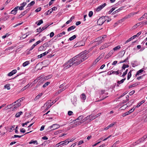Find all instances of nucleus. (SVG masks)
I'll use <instances>...</instances> for the list:
<instances>
[{
  "instance_id": "nucleus-40",
  "label": "nucleus",
  "mask_w": 147,
  "mask_h": 147,
  "mask_svg": "<svg viewBox=\"0 0 147 147\" xmlns=\"http://www.w3.org/2000/svg\"><path fill=\"white\" fill-rule=\"evenodd\" d=\"M66 88H67V87H63V88H62L61 89H60V90H59L58 91V93H60L61 92L63 91L64 90H65Z\"/></svg>"
},
{
  "instance_id": "nucleus-33",
  "label": "nucleus",
  "mask_w": 147,
  "mask_h": 147,
  "mask_svg": "<svg viewBox=\"0 0 147 147\" xmlns=\"http://www.w3.org/2000/svg\"><path fill=\"white\" fill-rule=\"evenodd\" d=\"M73 100H74V101H73L72 99H71V101L73 103V104L75 105V104H76V102L77 101V98L76 97H74L73 98Z\"/></svg>"
},
{
  "instance_id": "nucleus-4",
  "label": "nucleus",
  "mask_w": 147,
  "mask_h": 147,
  "mask_svg": "<svg viewBox=\"0 0 147 147\" xmlns=\"http://www.w3.org/2000/svg\"><path fill=\"white\" fill-rule=\"evenodd\" d=\"M108 16H105L104 17H101L98 20L97 24H98L99 25H101L106 20L105 19H106L108 18Z\"/></svg>"
},
{
  "instance_id": "nucleus-60",
  "label": "nucleus",
  "mask_w": 147,
  "mask_h": 147,
  "mask_svg": "<svg viewBox=\"0 0 147 147\" xmlns=\"http://www.w3.org/2000/svg\"><path fill=\"white\" fill-rule=\"evenodd\" d=\"M26 5V2H23L22 3L20 4V5L24 7Z\"/></svg>"
},
{
  "instance_id": "nucleus-56",
  "label": "nucleus",
  "mask_w": 147,
  "mask_h": 147,
  "mask_svg": "<svg viewBox=\"0 0 147 147\" xmlns=\"http://www.w3.org/2000/svg\"><path fill=\"white\" fill-rule=\"evenodd\" d=\"M115 8H111L110 10L109 11V14H110L114 10H115Z\"/></svg>"
},
{
  "instance_id": "nucleus-21",
  "label": "nucleus",
  "mask_w": 147,
  "mask_h": 147,
  "mask_svg": "<svg viewBox=\"0 0 147 147\" xmlns=\"http://www.w3.org/2000/svg\"><path fill=\"white\" fill-rule=\"evenodd\" d=\"M75 27H76L74 26H72L68 28L67 31L68 32H69L74 30L75 28Z\"/></svg>"
},
{
  "instance_id": "nucleus-41",
  "label": "nucleus",
  "mask_w": 147,
  "mask_h": 147,
  "mask_svg": "<svg viewBox=\"0 0 147 147\" xmlns=\"http://www.w3.org/2000/svg\"><path fill=\"white\" fill-rule=\"evenodd\" d=\"M76 38V36L75 35H74L73 36H72V37H70L69 38V40L70 41L74 39L75 38Z\"/></svg>"
},
{
  "instance_id": "nucleus-9",
  "label": "nucleus",
  "mask_w": 147,
  "mask_h": 147,
  "mask_svg": "<svg viewBox=\"0 0 147 147\" xmlns=\"http://www.w3.org/2000/svg\"><path fill=\"white\" fill-rule=\"evenodd\" d=\"M106 5V4L105 3H104L103 4L100 5L96 8V11H99Z\"/></svg>"
},
{
  "instance_id": "nucleus-54",
  "label": "nucleus",
  "mask_w": 147,
  "mask_h": 147,
  "mask_svg": "<svg viewBox=\"0 0 147 147\" xmlns=\"http://www.w3.org/2000/svg\"><path fill=\"white\" fill-rule=\"evenodd\" d=\"M41 10V8L40 7H38L37 8V9H36L35 10V11L36 12H38L39 11H40Z\"/></svg>"
},
{
  "instance_id": "nucleus-36",
  "label": "nucleus",
  "mask_w": 147,
  "mask_h": 147,
  "mask_svg": "<svg viewBox=\"0 0 147 147\" xmlns=\"http://www.w3.org/2000/svg\"><path fill=\"white\" fill-rule=\"evenodd\" d=\"M28 9H27L25 11H24L23 12L21 15H22V16H24L25 14H26L28 11Z\"/></svg>"
},
{
  "instance_id": "nucleus-34",
  "label": "nucleus",
  "mask_w": 147,
  "mask_h": 147,
  "mask_svg": "<svg viewBox=\"0 0 147 147\" xmlns=\"http://www.w3.org/2000/svg\"><path fill=\"white\" fill-rule=\"evenodd\" d=\"M145 100H144L141 101L140 103H138L136 106L137 107H139L142 104L145 102Z\"/></svg>"
},
{
  "instance_id": "nucleus-25",
  "label": "nucleus",
  "mask_w": 147,
  "mask_h": 147,
  "mask_svg": "<svg viewBox=\"0 0 147 147\" xmlns=\"http://www.w3.org/2000/svg\"><path fill=\"white\" fill-rule=\"evenodd\" d=\"M42 93H40L38 95H37L36 97L35 98V100H37V99H39L42 95Z\"/></svg>"
},
{
  "instance_id": "nucleus-59",
  "label": "nucleus",
  "mask_w": 147,
  "mask_h": 147,
  "mask_svg": "<svg viewBox=\"0 0 147 147\" xmlns=\"http://www.w3.org/2000/svg\"><path fill=\"white\" fill-rule=\"evenodd\" d=\"M54 33L53 32H52L50 34V36L51 38H52L54 36Z\"/></svg>"
},
{
  "instance_id": "nucleus-14",
  "label": "nucleus",
  "mask_w": 147,
  "mask_h": 147,
  "mask_svg": "<svg viewBox=\"0 0 147 147\" xmlns=\"http://www.w3.org/2000/svg\"><path fill=\"white\" fill-rule=\"evenodd\" d=\"M83 118V116L82 115H80L79 116L78 118H77L76 119L74 120V121L75 122V121H76V122H78V121H80L82 120Z\"/></svg>"
},
{
  "instance_id": "nucleus-2",
  "label": "nucleus",
  "mask_w": 147,
  "mask_h": 147,
  "mask_svg": "<svg viewBox=\"0 0 147 147\" xmlns=\"http://www.w3.org/2000/svg\"><path fill=\"white\" fill-rule=\"evenodd\" d=\"M75 58V57H73L64 64V66H65V68L67 69L73 65H74V63H73L74 61L73 60L75 59H74Z\"/></svg>"
},
{
  "instance_id": "nucleus-6",
  "label": "nucleus",
  "mask_w": 147,
  "mask_h": 147,
  "mask_svg": "<svg viewBox=\"0 0 147 147\" xmlns=\"http://www.w3.org/2000/svg\"><path fill=\"white\" fill-rule=\"evenodd\" d=\"M93 115H90L89 116H87L86 117L84 118L82 121H81L78 123H77L76 124L78 125H80L81 123H82L84 122H85V121H86L87 120L90 119L91 117H92Z\"/></svg>"
},
{
  "instance_id": "nucleus-43",
  "label": "nucleus",
  "mask_w": 147,
  "mask_h": 147,
  "mask_svg": "<svg viewBox=\"0 0 147 147\" xmlns=\"http://www.w3.org/2000/svg\"><path fill=\"white\" fill-rule=\"evenodd\" d=\"M129 67V65H125L124 64H123V66L122 67V69H125V68L128 67Z\"/></svg>"
},
{
  "instance_id": "nucleus-15",
  "label": "nucleus",
  "mask_w": 147,
  "mask_h": 147,
  "mask_svg": "<svg viewBox=\"0 0 147 147\" xmlns=\"http://www.w3.org/2000/svg\"><path fill=\"white\" fill-rule=\"evenodd\" d=\"M17 71L16 69H14L12 70L11 71L9 72L8 74V76H11L13 75L14 74H16Z\"/></svg>"
},
{
  "instance_id": "nucleus-29",
  "label": "nucleus",
  "mask_w": 147,
  "mask_h": 147,
  "mask_svg": "<svg viewBox=\"0 0 147 147\" xmlns=\"http://www.w3.org/2000/svg\"><path fill=\"white\" fill-rule=\"evenodd\" d=\"M35 3V2L34 1H31L30 3L28 4L27 6V7H30L32 5H33Z\"/></svg>"
},
{
  "instance_id": "nucleus-18",
  "label": "nucleus",
  "mask_w": 147,
  "mask_h": 147,
  "mask_svg": "<svg viewBox=\"0 0 147 147\" xmlns=\"http://www.w3.org/2000/svg\"><path fill=\"white\" fill-rule=\"evenodd\" d=\"M81 99L83 101H84L86 98V96L84 93H82L80 96Z\"/></svg>"
},
{
  "instance_id": "nucleus-45",
  "label": "nucleus",
  "mask_w": 147,
  "mask_h": 147,
  "mask_svg": "<svg viewBox=\"0 0 147 147\" xmlns=\"http://www.w3.org/2000/svg\"><path fill=\"white\" fill-rule=\"evenodd\" d=\"M143 138L142 137L141 138L139 139L137 141V143L138 144L139 143H140V142H143L144 141V139H143Z\"/></svg>"
},
{
  "instance_id": "nucleus-1",
  "label": "nucleus",
  "mask_w": 147,
  "mask_h": 147,
  "mask_svg": "<svg viewBox=\"0 0 147 147\" xmlns=\"http://www.w3.org/2000/svg\"><path fill=\"white\" fill-rule=\"evenodd\" d=\"M82 53H80L79 54L75 56L74 57H75V59L73 60L74 63V65H78L80 63L82 62V61L81 59V57L82 56Z\"/></svg>"
},
{
  "instance_id": "nucleus-16",
  "label": "nucleus",
  "mask_w": 147,
  "mask_h": 147,
  "mask_svg": "<svg viewBox=\"0 0 147 147\" xmlns=\"http://www.w3.org/2000/svg\"><path fill=\"white\" fill-rule=\"evenodd\" d=\"M109 46V44H107V43H106L105 44H104V45L102 46L101 47H100V49L101 50L104 49L106 47H107Z\"/></svg>"
},
{
  "instance_id": "nucleus-37",
  "label": "nucleus",
  "mask_w": 147,
  "mask_h": 147,
  "mask_svg": "<svg viewBox=\"0 0 147 147\" xmlns=\"http://www.w3.org/2000/svg\"><path fill=\"white\" fill-rule=\"evenodd\" d=\"M139 23L137 24H136L133 26L131 29L132 30L135 29L138 27V26L139 25Z\"/></svg>"
},
{
  "instance_id": "nucleus-51",
  "label": "nucleus",
  "mask_w": 147,
  "mask_h": 147,
  "mask_svg": "<svg viewBox=\"0 0 147 147\" xmlns=\"http://www.w3.org/2000/svg\"><path fill=\"white\" fill-rule=\"evenodd\" d=\"M22 136H19V135H15L14 136H13L12 137L13 138H17V137H18L19 138H20L21 137H22Z\"/></svg>"
},
{
  "instance_id": "nucleus-48",
  "label": "nucleus",
  "mask_w": 147,
  "mask_h": 147,
  "mask_svg": "<svg viewBox=\"0 0 147 147\" xmlns=\"http://www.w3.org/2000/svg\"><path fill=\"white\" fill-rule=\"evenodd\" d=\"M127 71H128V69H127L123 73V74L121 76H122L123 77H124V76H125L127 74Z\"/></svg>"
},
{
  "instance_id": "nucleus-58",
  "label": "nucleus",
  "mask_w": 147,
  "mask_h": 147,
  "mask_svg": "<svg viewBox=\"0 0 147 147\" xmlns=\"http://www.w3.org/2000/svg\"><path fill=\"white\" fill-rule=\"evenodd\" d=\"M93 13L92 11H90L89 12L88 16L90 17H91L93 15Z\"/></svg>"
},
{
  "instance_id": "nucleus-64",
  "label": "nucleus",
  "mask_w": 147,
  "mask_h": 147,
  "mask_svg": "<svg viewBox=\"0 0 147 147\" xmlns=\"http://www.w3.org/2000/svg\"><path fill=\"white\" fill-rule=\"evenodd\" d=\"M113 74H115L116 75H118L119 74V70H118L117 71H113Z\"/></svg>"
},
{
  "instance_id": "nucleus-22",
  "label": "nucleus",
  "mask_w": 147,
  "mask_h": 147,
  "mask_svg": "<svg viewBox=\"0 0 147 147\" xmlns=\"http://www.w3.org/2000/svg\"><path fill=\"white\" fill-rule=\"evenodd\" d=\"M57 9V8L55 7H53L52 9L49 10H48V12H50L49 13H51L53 10H56Z\"/></svg>"
},
{
  "instance_id": "nucleus-39",
  "label": "nucleus",
  "mask_w": 147,
  "mask_h": 147,
  "mask_svg": "<svg viewBox=\"0 0 147 147\" xmlns=\"http://www.w3.org/2000/svg\"><path fill=\"white\" fill-rule=\"evenodd\" d=\"M15 125H13L12 126H11L10 128L9 129V131L10 132H12L13 131L14 129L13 128L15 127Z\"/></svg>"
},
{
  "instance_id": "nucleus-31",
  "label": "nucleus",
  "mask_w": 147,
  "mask_h": 147,
  "mask_svg": "<svg viewBox=\"0 0 147 147\" xmlns=\"http://www.w3.org/2000/svg\"><path fill=\"white\" fill-rule=\"evenodd\" d=\"M30 85L29 84L27 85L26 86L24 87L21 90L23 91L26 89V88H28L29 86Z\"/></svg>"
},
{
  "instance_id": "nucleus-26",
  "label": "nucleus",
  "mask_w": 147,
  "mask_h": 147,
  "mask_svg": "<svg viewBox=\"0 0 147 147\" xmlns=\"http://www.w3.org/2000/svg\"><path fill=\"white\" fill-rule=\"evenodd\" d=\"M69 139H67L65 141H63V142H63V145L64 146L68 144L69 143Z\"/></svg>"
},
{
  "instance_id": "nucleus-17",
  "label": "nucleus",
  "mask_w": 147,
  "mask_h": 147,
  "mask_svg": "<svg viewBox=\"0 0 147 147\" xmlns=\"http://www.w3.org/2000/svg\"><path fill=\"white\" fill-rule=\"evenodd\" d=\"M43 82H44L42 80H39L36 85V88H37L39 86H41L43 83Z\"/></svg>"
},
{
  "instance_id": "nucleus-63",
  "label": "nucleus",
  "mask_w": 147,
  "mask_h": 147,
  "mask_svg": "<svg viewBox=\"0 0 147 147\" xmlns=\"http://www.w3.org/2000/svg\"><path fill=\"white\" fill-rule=\"evenodd\" d=\"M115 123V122L113 123L110 125H109V127H112Z\"/></svg>"
},
{
  "instance_id": "nucleus-53",
  "label": "nucleus",
  "mask_w": 147,
  "mask_h": 147,
  "mask_svg": "<svg viewBox=\"0 0 147 147\" xmlns=\"http://www.w3.org/2000/svg\"><path fill=\"white\" fill-rule=\"evenodd\" d=\"M132 40H133L132 38L131 37L129 38L125 42V44H126V43L129 42L130 41H131Z\"/></svg>"
},
{
  "instance_id": "nucleus-38",
  "label": "nucleus",
  "mask_w": 147,
  "mask_h": 147,
  "mask_svg": "<svg viewBox=\"0 0 147 147\" xmlns=\"http://www.w3.org/2000/svg\"><path fill=\"white\" fill-rule=\"evenodd\" d=\"M143 70L142 69L140 70L137 72L136 74V76L139 75L140 74L142 73V72H143Z\"/></svg>"
},
{
  "instance_id": "nucleus-28",
  "label": "nucleus",
  "mask_w": 147,
  "mask_h": 147,
  "mask_svg": "<svg viewBox=\"0 0 147 147\" xmlns=\"http://www.w3.org/2000/svg\"><path fill=\"white\" fill-rule=\"evenodd\" d=\"M128 106L127 104L123 105L121 107L120 109H121V110L125 109L128 107Z\"/></svg>"
},
{
  "instance_id": "nucleus-20",
  "label": "nucleus",
  "mask_w": 147,
  "mask_h": 147,
  "mask_svg": "<svg viewBox=\"0 0 147 147\" xmlns=\"http://www.w3.org/2000/svg\"><path fill=\"white\" fill-rule=\"evenodd\" d=\"M46 48H45L43 46H42L39 47L38 48V51H41L43 50H45L46 49Z\"/></svg>"
},
{
  "instance_id": "nucleus-35",
  "label": "nucleus",
  "mask_w": 147,
  "mask_h": 147,
  "mask_svg": "<svg viewBox=\"0 0 147 147\" xmlns=\"http://www.w3.org/2000/svg\"><path fill=\"white\" fill-rule=\"evenodd\" d=\"M125 79H126L125 78L122 79L120 81H118L117 82V83L119 84H120L123 83V82H124V81L125 80Z\"/></svg>"
},
{
  "instance_id": "nucleus-5",
  "label": "nucleus",
  "mask_w": 147,
  "mask_h": 147,
  "mask_svg": "<svg viewBox=\"0 0 147 147\" xmlns=\"http://www.w3.org/2000/svg\"><path fill=\"white\" fill-rule=\"evenodd\" d=\"M60 126L58 124H55L49 127L48 129L51 130H54L58 128Z\"/></svg>"
},
{
  "instance_id": "nucleus-44",
  "label": "nucleus",
  "mask_w": 147,
  "mask_h": 147,
  "mask_svg": "<svg viewBox=\"0 0 147 147\" xmlns=\"http://www.w3.org/2000/svg\"><path fill=\"white\" fill-rule=\"evenodd\" d=\"M43 23V21L42 20H41L38 21V22L37 24V26H39L41 24H42Z\"/></svg>"
},
{
  "instance_id": "nucleus-3",
  "label": "nucleus",
  "mask_w": 147,
  "mask_h": 147,
  "mask_svg": "<svg viewBox=\"0 0 147 147\" xmlns=\"http://www.w3.org/2000/svg\"><path fill=\"white\" fill-rule=\"evenodd\" d=\"M89 52L88 51H84L83 52L81 53H82V57H81V60H82V62L84 61L85 60L87 59L89 56L88 55H86Z\"/></svg>"
},
{
  "instance_id": "nucleus-47",
  "label": "nucleus",
  "mask_w": 147,
  "mask_h": 147,
  "mask_svg": "<svg viewBox=\"0 0 147 147\" xmlns=\"http://www.w3.org/2000/svg\"><path fill=\"white\" fill-rule=\"evenodd\" d=\"M41 42V41L40 40H38L34 44H33V46L35 47V46H36L38 44L40 43Z\"/></svg>"
},
{
  "instance_id": "nucleus-42",
  "label": "nucleus",
  "mask_w": 147,
  "mask_h": 147,
  "mask_svg": "<svg viewBox=\"0 0 147 147\" xmlns=\"http://www.w3.org/2000/svg\"><path fill=\"white\" fill-rule=\"evenodd\" d=\"M51 101V100H48L46 103L44 105V107L47 106L49 104H50Z\"/></svg>"
},
{
  "instance_id": "nucleus-24",
  "label": "nucleus",
  "mask_w": 147,
  "mask_h": 147,
  "mask_svg": "<svg viewBox=\"0 0 147 147\" xmlns=\"http://www.w3.org/2000/svg\"><path fill=\"white\" fill-rule=\"evenodd\" d=\"M121 48V47L119 45H118L113 48V50L114 51H117L119 50Z\"/></svg>"
},
{
  "instance_id": "nucleus-7",
  "label": "nucleus",
  "mask_w": 147,
  "mask_h": 147,
  "mask_svg": "<svg viewBox=\"0 0 147 147\" xmlns=\"http://www.w3.org/2000/svg\"><path fill=\"white\" fill-rule=\"evenodd\" d=\"M137 13V12H134L131 13L125 16V18L126 19H128L134 16Z\"/></svg>"
},
{
  "instance_id": "nucleus-61",
  "label": "nucleus",
  "mask_w": 147,
  "mask_h": 147,
  "mask_svg": "<svg viewBox=\"0 0 147 147\" xmlns=\"http://www.w3.org/2000/svg\"><path fill=\"white\" fill-rule=\"evenodd\" d=\"M135 93V91L134 90H133L130 92L129 93V94L130 95H132L134 93Z\"/></svg>"
},
{
  "instance_id": "nucleus-30",
  "label": "nucleus",
  "mask_w": 147,
  "mask_h": 147,
  "mask_svg": "<svg viewBox=\"0 0 147 147\" xmlns=\"http://www.w3.org/2000/svg\"><path fill=\"white\" fill-rule=\"evenodd\" d=\"M36 143V144H38L36 140L34 141L33 140H32L29 142V144H35Z\"/></svg>"
},
{
  "instance_id": "nucleus-13",
  "label": "nucleus",
  "mask_w": 147,
  "mask_h": 147,
  "mask_svg": "<svg viewBox=\"0 0 147 147\" xmlns=\"http://www.w3.org/2000/svg\"><path fill=\"white\" fill-rule=\"evenodd\" d=\"M18 6H17L15 7L11 11V14H13L14 15H15L16 13V12L18 9Z\"/></svg>"
},
{
  "instance_id": "nucleus-10",
  "label": "nucleus",
  "mask_w": 147,
  "mask_h": 147,
  "mask_svg": "<svg viewBox=\"0 0 147 147\" xmlns=\"http://www.w3.org/2000/svg\"><path fill=\"white\" fill-rule=\"evenodd\" d=\"M105 53H102L96 59L95 62L97 63L99 61L100 59L102 58L104 56Z\"/></svg>"
},
{
  "instance_id": "nucleus-46",
  "label": "nucleus",
  "mask_w": 147,
  "mask_h": 147,
  "mask_svg": "<svg viewBox=\"0 0 147 147\" xmlns=\"http://www.w3.org/2000/svg\"><path fill=\"white\" fill-rule=\"evenodd\" d=\"M50 83L49 82H47L45 83L42 86V87L44 88L46 86L50 84Z\"/></svg>"
},
{
  "instance_id": "nucleus-12",
  "label": "nucleus",
  "mask_w": 147,
  "mask_h": 147,
  "mask_svg": "<svg viewBox=\"0 0 147 147\" xmlns=\"http://www.w3.org/2000/svg\"><path fill=\"white\" fill-rule=\"evenodd\" d=\"M91 115H92L93 116L90 119V121L93 120L99 116L101 115V113H99L95 115H94L93 114Z\"/></svg>"
},
{
  "instance_id": "nucleus-11",
  "label": "nucleus",
  "mask_w": 147,
  "mask_h": 147,
  "mask_svg": "<svg viewBox=\"0 0 147 147\" xmlns=\"http://www.w3.org/2000/svg\"><path fill=\"white\" fill-rule=\"evenodd\" d=\"M44 75H41L39 77H38L35 80H34V84H35L37 82H38V80H41L42 79V78L44 77Z\"/></svg>"
},
{
  "instance_id": "nucleus-27",
  "label": "nucleus",
  "mask_w": 147,
  "mask_h": 147,
  "mask_svg": "<svg viewBox=\"0 0 147 147\" xmlns=\"http://www.w3.org/2000/svg\"><path fill=\"white\" fill-rule=\"evenodd\" d=\"M29 61H27L23 63L22 65L23 67H25L29 64Z\"/></svg>"
},
{
  "instance_id": "nucleus-57",
  "label": "nucleus",
  "mask_w": 147,
  "mask_h": 147,
  "mask_svg": "<svg viewBox=\"0 0 147 147\" xmlns=\"http://www.w3.org/2000/svg\"><path fill=\"white\" fill-rule=\"evenodd\" d=\"M24 99V98L22 97V98H21L17 100V102L18 103H20L21 101L23 100Z\"/></svg>"
},
{
  "instance_id": "nucleus-49",
  "label": "nucleus",
  "mask_w": 147,
  "mask_h": 147,
  "mask_svg": "<svg viewBox=\"0 0 147 147\" xmlns=\"http://www.w3.org/2000/svg\"><path fill=\"white\" fill-rule=\"evenodd\" d=\"M131 71L129 72L128 74V76H127V80H128L131 77Z\"/></svg>"
},
{
  "instance_id": "nucleus-23",
  "label": "nucleus",
  "mask_w": 147,
  "mask_h": 147,
  "mask_svg": "<svg viewBox=\"0 0 147 147\" xmlns=\"http://www.w3.org/2000/svg\"><path fill=\"white\" fill-rule=\"evenodd\" d=\"M23 114L22 112L20 111V112L17 113L15 115V117H20L21 115Z\"/></svg>"
},
{
  "instance_id": "nucleus-32",
  "label": "nucleus",
  "mask_w": 147,
  "mask_h": 147,
  "mask_svg": "<svg viewBox=\"0 0 147 147\" xmlns=\"http://www.w3.org/2000/svg\"><path fill=\"white\" fill-rule=\"evenodd\" d=\"M51 24L49 25H46L45 26H44L43 27H42V28L41 30H40V31H42L43 30H44L45 29H46Z\"/></svg>"
},
{
  "instance_id": "nucleus-55",
  "label": "nucleus",
  "mask_w": 147,
  "mask_h": 147,
  "mask_svg": "<svg viewBox=\"0 0 147 147\" xmlns=\"http://www.w3.org/2000/svg\"><path fill=\"white\" fill-rule=\"evenodd\" d=\"M49 53V52L48 51H46L45 52H44L43 53H42L41 54V55L43 57V56H44L46 55H47V54H48Z\"/></svg>"
},
{
  "instance_id": "nucleus-50",
  "label": "nucleus",
  "mask_w": 147,
  "mask_h": 147,
  "mask_svg": "<svg viewBox=\"0 0 147 147\" xmlns=\"http://www.w3.org/2000/svg\"><path fill=\"white\" fill-rule=\"evenodd\" d=\"M4 87L5 88H7L8 90H9L10 89V86L9 84H6L5 85Z\"/></svg>"
},
{
  "instance_id": "nucleus-8",
  "label": "nucleus",
  "mask_w": 147,
  "mask_h": 147,
  "mask_svg": "<svg viewBox=\"0 0 147 147\" xmlns=\"http://www.w3.org/2000/svg\"><path fill=\"white\" fill-rule=\"evenodd\" d=\"M97 42L96 45H98L100 44L102 42L104 41V40L101 38V37H100L96 39Z\"/></svg>"
},
{
  "instance_id": "nucleus-62",
  "label": "nucleus",
  "mask_w": 147,
  "mask_h": 147,
  "mask_svg": "<svg viewBox=\"0 0 147 147\" xmlns=\"http://www.w3.org/2000/svg\"><path fill=\"white\" fill-rule=\"evenodd\" d=\"M73 113L72 111H68V114L69 115L71 116L72 115Z\"/></svg>"
},
{
  "instance_id": "nucleus-52",
  "label": "nucleus",
  "mask_w": 147,
  "mask_h": 147,
  "mask_svg": "<svg viewBox=\"0 0 147 147\" xmlns=\"http://www.w3.org/2000/svg\"><path fill=\"white\" fill-rule=\"evenodd\" d=\"M43 46L46 49L49 46L47 43H46L43 45Z\"/></svg>"
},
{
  "instance_id": "nucleus-19",
  "label": "nucleus",
  "mask_w": 147,
  "mask_h": 147,
  "mask_svg": "<svg viewBox=\"0 0 147 147\" xmlns=\"http://www.w3.org/2000/svg\"><path fill=\"white\" fill-rule=\"evenodd\" d=\"M139 83H136L131 85L129 86V88H131L132 87H134L136 86L139 85Z\"/></svg>"
}]
</instances>
